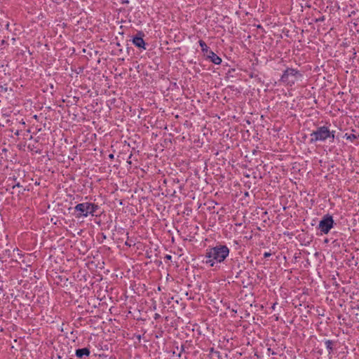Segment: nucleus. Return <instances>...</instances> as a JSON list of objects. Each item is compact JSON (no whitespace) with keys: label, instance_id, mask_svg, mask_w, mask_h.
Instances as JSON below:
<instances>
[{"label":"nucleus","instance_id":"f257e3e1","mask_svg":"<svg viewBox=\"0 0 359 359\" xmlns=\"http://www.w3.org/2000/svg\"><path fill=\"white\" fill-rule=\"evenodd\" d=\"M229 254L230 249L226 245L218 243L213 247L208 246L202 262L208 267L217 268L219 264L224 263Z\"/></svg>","mask_w":359,"mask_h":359},{"label":"nucleus","instance_id":"f03ea898","mask_svg":"<svg viewBox=\"0 0 359 359\" xmlns=\"http://www.w3.org/2000/svg\"><path fill=\"white\" fill-rule=\"evenodd\" d=\"M335 133L336 131L330 130L327 126H318L310 134L309 142H325L327 140H330V142H333L335 139Z\"/></svg>","mask_w":359,"mask_h":359},{"label":"nucleus","instance_id":"7ed1b4c3","mask_svg":"<svg viewBox=\"0 0 359 359\" xmlns=\"http://www.w3.org/2000/svg\"><path fill=\"white\" fill-rule=\"evenodd\" d=\"M99 206L97 204L85 202L77 204L74 207V215L76 218L87 217L89 215L94 216Z\"/></svg>","mask_w":359,"mask_h":359},{"label":"nucleus","instance_id":"20e7f679","mask_svg":"<svg viewBox=\"0 0 359 359\" xmlns=\"http://www.w3.org/2000/svg\"><path fill=\"white\" fill-rule=\"evenodd\" d=\"M302 77L303 75L299 70L294 68L287 67L280 77V81L286 86L292 87Z\"/></svg>","mask_w":359,"mask_h":359},{"label":"nucleus","instance_id":"39448f33","mask_svg":"<svg viewBox=\"0 0 359 359\" xmlns=\"http://www.w3.org/2000/svg\"><path fill=\"white\" fill-rule=\"evenodd\" d=\"M334 224L332 216L330 214L325 215L318 224V229L321 231V234H327L333 228Z\"/></svg>","mask_w":359,"mask_h":359},{"label":"nucleus","instance_id":"423d86ee","mask_svg":"<svg viewBox=\"0 0 359 359\" xmlns=\"http://www.w3.org/2000/svg\"><path fill=\"white\" fill-rule=\"evenodd\" d=\"M144 36V34L142 32H138L137 34L133 36L132 42L137 48L146 50V43L143 39Z\"/></svg>","mask_w":359,"mask_h":359},{"label":"nucleus","instance_id":"0eeeda50","mask_svg":"<svg viewBox=\"0 0 359 359\" xmlns=\"http://www.w3.org/2000/svg\"><path fill=\"white\" fill-rule=\"evenodd\" d=\"M90 354L89 348L85 347L83 348H78L75 351V355L80 359L88 358Z\"/></svg>","mask_w":359,"mask_h":359},{"label":"nucleus","instance_id":"6e6552de","mask_svg":"<svg viewBox=\"0 0 359 359\" xmlns=\"http://www.w3.org/2000/svg\"><path fill=\"white\" fill-rule=\"evenodd\" d=\"M206 58L215 65H220L222 61V58L212 50L209 51V53L206 55Z\"/></svg>","mask_w":359,"mask_h":359},{"label":"nucleus","instance_id":"1a4fd4ad","mask_svg":"<svg viewBox=\"0 0 359 359\" xmlns=\"http://www.w3.org/2000/svg\"><path fill=\"white\" fill-rule=\"evenodd\" d=\"M334 344V341L330 339H326L325 340V345L327 350V352L329 354H331L333 353L334 348L333 346Z\"/></svg>","mask_w":359,"mask_h":359},{"label":"nucleus","instance_id":"9d476101","mask_svg":"<svg viewBox=\"0 0 359 359\" xmlns=\"http://www.w3.org/2000/svg\"><path fill=\"white\" fill-rule=\"evenodd\" d=\"M198 43L201 48L202 52L203 53H206V55L208 54L210 50L209 49V47L207 46L205 42L203 40H199Z\"/></svg>","mask_w":359,"mask_h":359},{"label":"nucleus","instance_id":"9b49d317","mask_svg":"<svg viewBox=\"0 0 359 359\" xmlns=\"http://www.w3.org/2000/svg\"><path fill=\"white\" fill-rule=\"evenodd\" d=\"M231 271H232L233 273L235 271L236 273V278H238L240 274L242 272V269H240V263H238L237 266H235V265L233 266L232 269H231Z\"/></svg>","mask_w":359,"mask_h":359},{"label":"nucleus","instance_id":"f8f14e48","mask_svg":"<svg viewBox=\"0 0 359 359\" xmlns=\"http://www.w3.org/2000/svg\"><path fill=\"white\" fill-rule=\"evenodd\" d=\"M344 137L347 140L351 141V142H353L355 140L358 138V137L354 134H348L346 133L344 135Z\"/></svg>","mask_w":359,"mask_h":359},{"label":"nucleus","instance_id":"ddd939ff","mask_svg":"<svg viewBox=\"0 0 359 359\" xmlns=\"http://www.w3.org/2000/svg\"><path fill=\"white\" fill-rule=\"evenodd\" d=\"M16 251L17 253H18V255L19 256L20 258H21L22 257H23V255L20 252V250L18 248H14L13 249V252Z\"/></svg>","mask_w":359,"mask_h":359},{"label":"nucleus","instance_id":"4468645a","mask_svg":"<svg viewBox=\"0 0 359 359\" xmlns=\"http://www.w3.org/2000/svg\"><path fill=\"white\" fill-rule=\"evenodd\" d=\"M325 20V17L324 16H322L318 19L316 20V22H323Z\"/></svg>","mask_w":359,"mask_h":359},{"label":"nucleus","instance_id":"2eb2a0df","mask_svg":"<svg viewBox=\"0 0 359 359\" xmlns=\"http://www.w3.org/2000/svg\"><path fill=\"white\" fill-rule=\"evenodd\" d=\"M271 255V254L269 252H265L264 253V257L267 258L269 257Z\"/></svg>","mask_w":359,"mask_h":359},{"label":"nucleus","instance_id":"dca6fc26","mask_svg":"<svg viewBox=\"0 0 359 359\" xmlns=\"http://www.w3.org/2000/svg\"><path fill=\"white\" fill-rule=\"evenodd\" d=\"M267 351H268V352H269V353H271V355H276V352H274L273 350H271V348H269L267 349Z\"/></svg>","mask_w":359,"mask_h":359},{"label":"nucleus","instance_id":"f3484780","mask_svg":"<svg viewBox=\"0 0 359 359\" xmlns=\"http://www.w3.org/2000/svg\"><path fill=\"white\" fill-rule=\"evenodd\" d=\"M160 318H161V315H160V314H158V313H155V314H154V318L155 320H158V319H159Z\"/></svg>","mask_w":359,"mask_h":359},{"label":"nucleus","instance_id":"a211bd4d","mask_svg":"<svg viewBox=\"0 0 359 359\" xmlns=\"http://www.w3.org/2000/svg\"><path fill=\"white\" fill-rule=\"evenodd\" d=\"M16 187H21L20 182H17L16 184L13 185V188H15Z\"/></svg>","mask_w":359,"mask_h":359},{"label":"nucleus","instance_id":"6ab92c4d","mask_svg":"<svg viewBox=\"0 0 359 359\" xmlns=\"http://www.w3.org/2000/svg\"><path fill=\"white\" fill-rule=\"evenodd\" d=\"M121 3L123 4H127L129 3V1L128 0H121Z\"/></svg>","mask_w":359,"mask_h":359},{"label":"nucleus","instance_id":"aec40b11","mask_svg":"<svg viewBox=\"0 0 359 359\" xmlns=\"http://www.w3.org/2000/svg\"><path fill=\"white\" fill-rule=\"evenodd\" d=\"M318 315L321 316H324V311H323V312L322 311H320V312L318 311Z\"/></svg>","mask_w":359,"mask_h":359},{"label":"nucleus","instance_id":"412c9836","mask_svg":"<svg viewBox=\"0 0 359 359\" xmlns=\"http://www.w3.org/2000/svg\"><path fill=\"white\" fill-rule=\"evenodd\" d=\"M318 315L321 316H324V311H323V312L322 311H320V312L318 311Z\"/></svg>","mask_w":359,"mask_h":359},{"label":"nucleus","instance_id":"4be33fe9","mask_svg":"<svg viewBox=\"0 0 359 359\" xmlns=\"http://www.w3.org/2000/svg\"><path fill=\"white\" fill-rule=\"evenodd\" d=\"M114 157V154H111L109 155V158H111V159H113Z\"/></svg>","mask_w":359,"mask_h":359},{"label":"nucleus","instance_id":"5701e85b","mask_svg":"<svg viewBox=\"0 0 359 359\" xmlns=\"http://www.w3.org/2000/svg\"><path fill=\"white\" fill-rule=\"evenodd\" d=\"M15 134L16 135H19V131H18V130H17V131L15 132Z\"/></svg>","mask_w":359,"mask_h":359},{"label":"nucleus","instance_id":"b1692460","mask_svg":"<svg viewBox=\"0 0 359 359\" xmlns=\"http://www.w3.org/2000/svg\"><path fill=\"white\" fill-rule=\"evenodd\" d=\"M167 258L170 259H171V256L170 255H167Z\"/></svg>","mask_w":359,"mask_h":359},{"label":"nucleus","instance_id":"393cba45","mask_svg":"<svg viewBox=\"0 0 359 359\" xmlns=\"http://www.w3.org/2000/svg\"><path fill=\"white\" fill-rule=\"evenodd\" d=\"M1 290H2V289H1V288H0V292H1Z\"/></svg>","mask_w":359,"mask_h":359},{"label":"nucleus","instance_id":"a878e982","mask_svg":"<svg viewBox=\"0 0 359 359\" xmlns=\"http://www.w3.org/2000/svg\"><path fill=\"white\" fill-rule=\"evenodd\" d=\"M69 359H73V358H69Z\"/></svg>","mask_w":359,"mask_h":359}]
</instances>
